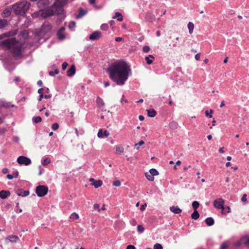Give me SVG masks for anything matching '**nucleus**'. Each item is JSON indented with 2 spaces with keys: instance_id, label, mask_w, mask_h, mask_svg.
I'll return each instance as SVG.
<instances>
[{
  "instance_id": "1",
  "label": "nucleus",
  "mask_w": 249,
  "mask_h": 249,
  "mask_svg": "<svg viewBox=\"0 0 249 249\" xmlns=\"http://www.w3.org/2000/svg\"><path fill=\"white\" fill-rule=\"evenodd\" d=\"M17 34V30H13L0 35V40L6 37H10L0 42V47L9 51L15 57H19L22 56V49L23 46V44L18 39H17L15 37H13Z\"/></svg>"
},
{
  "instance_id": "2",
  "label": "nucleus",
  "mask_w": 249,
  "mask_h": 249,
  "mask_svg": "<svg viewBox=\"0 0 249 249\" xmlns=\"http://www.w3.org/2000/svg\"><path fill=\"white\" fill-rule=\"evenodd\" d=\"M109 78L118 85H123L128 79L129 67L124 61L115 62L107 69Z\"/></svg>"
},
{
  "instance_id": "3",
  "label": "nucleus",
  "mask_w": 249,
  "mask_h": 249,
  "mask_svg": "<svg viewBox=\"0 0 249 249\" xmlns=\"http://www.w3.org/2000/svg\"><path fill=\"white\" fill-rule=\"evenodd\" d=\"M67 0H56L52 6L41 10V17L46 18L54 14H62L63 12V7L67 3Z\"/></svg>"
},
{
  "instance_id": "4",
  "label": "nucleus",
  "mask_w": 249,
  "mask_h": 249,
  "mask_svg": "<svg viewBox=\"0 0 249 249\" xmlns=\"http://www.w3.org/2000/svg\"><path fill=\"white\" fill-rule=\"evenodd\" d=\"M31 3L26 0L18 2L12 6V8L16 15H24L29 9Z\"/></svg>"
},
{
  "instance_id": "5",
  "label": "nucleus",
  "mask_w": 249,
  "mask_h": 249,
  "mask_svg": "<svg viewBox=\"0 0 249 249\" xmlns=\"http://www.w3.org/2000/svg\"><path fill=\"white\" fill-rule=\"evenodd\" d=\"M48 192V188L44 185H39L36 187V193L39 197L45 196Z\"/></svg>"
},
{
  "instance_id": "6",
  "label": "nucleus",
  "mask_w": 249,
  "mask_h": 249,
  "mask_svg": "<svg viewBox=\"0 0 249 249\" xmlns=\"http://www.w3.org/2000/svg\"><path fill=\"white\" fill-rule=\"evenodd\" d=\"M17 162L21 165H28L31 163V160L26 157L21 156L18 158Z\"/></svg>"
},
{
  "instance_id": "7",
  "label": "nucleus",
  "mask_w": 249,
  "mask_h": 249,
  "mask_svg": "<svg viewBox=\"0 0 249 249\" xmlns=\"http://www.w3.org/2000/svg\"><path fill=\"white\" fill-rule=\"evenodd\" d=\"M224 202V200L222 198H219L218 200L215 199L213 201V206L218 209L223 210Z\"/></svg>"
},
{
  "instance_id": "8",
  "label": "nucleus",
  "mask_w": 249,
  "mask_h": 249,
  "mask_svg": "<svg viewBox=\"0 0 249 249\" xmlns=\"http://www.w3.org/2000/svg\"><path fill=\"white\" fill-rule=\"evenodd\" d=\"M49 4V0H40L37 3V6L41 10L45 8Z\"/></svg>"
},
{
  "instance_id": "9",
  "label": "nucleus",
  "mask_w": 249,
  "mask_h": 249,
  "mask_svg": "<svg viewBox=\"0 0 249 249\" xmlns=\"http://www.w3.org/2000/svg\"><path fill=\"white\" fill-rule=\"evenodd\" d=\"M102 36V33L99 31H95L89 36V39L92 40L99 39Z\"/></svg>"
},
{
  "instance_id": "10",
  "label": "nucleus",
  "mask_w": 249,
  "mask_h": 249,
  "mask_svg": "<svg viewBox=\"0 0 249 249\" xmlns=\"http://www.w3.org/2000/svg\"><path fill=\"white\" fill-rule=\"evenodd\" d=\"M52 28L51 24L48 22L44 23L41 26V32L44 33L49 32Z\"/></svg>"
},
{
  "instance_id": "11",
  "label": "nucleus",
  "mask_w": 249,
  "mask_h": 249,
  "mask_svg": "<svg viewBox=\"0 0 249 249\" xmlns=\"http://www.w3.org/2000/svg\"><path fill=\"white\" fill-rule=\"evenodd\" d=\"M5 240L6 242L9 241L12 243H16L19 241V237L17 235H9L6 238Z\"/></svg>"
},
{
  "instance_id": "12",
  "label": "nucleus",
  "mask_w": 249,
  "mask_h": 249,
  "mask_svg": "<svg viewBox=\"0 0 249 249\" xmlns=\"http://www.w3.org/2000/svg\"><path fill=\"white\" fill-rule=\"evenodd\" d=\"M11 195L10 192L8 190H1L0 191V198L5 199L10 196Z\"/></svg>"
},
{
  "instance_id": "13",
  "label": "nucleus",
  "mask_w": 249,
  "mask_h": 249,
  "mask_svg": "<svg viewBox=\"0 0 249 249\" xmlns=\"http://www.w3.org/2000/svg\"><path fill=\"white\" fill-rule=\"evenodd\" d=\"M12 8L10 7H6L4 9L2 12V17L3 18H7L11 14L12 11Z\"/></svg>"
},
{
  "instance_id": "14",
  "label": "nucleus",
  "mask_w": 249,
  "mask_h": 249,
  "mask_svg": "<svg viewBox=\"0 0 249 249\" xmlns=\"http://www.w3.org/2000/svg\"><path fill=\"white\" fill-rule=\"evenodd\" d=\"M75 67L74 65H72L67 71V75L69 77L73 76L75 73Z\"/></svg>"
},
{
  "instance_id": "15",
  "label": "nucleus",
  "mask_w": 249,
  "mask_h": 249,
  "mask_svg": "<svg viewBox=\"0 0 249 249\" xmlns=\"http://www.w3.org/2000/svg\"><path fill=\"white\" fill-rule=\"evenodd\" d=\"M65 28L64 27L61 28L57 33V36L59 39L62 40L65 38V36L64 33Z\"/></svg>"
},
{
  "instance_id": "16",
  "label": "nucleus",
  "mask_w": 249,
  "mask_h": 249,
  "mask_svg": "<svg viewBox=\"0 0 249 249\" xmlns=\"http://www.w3.org/2000/svg\"><path fill=\"white\" fill-rule=\"evenodd\" d=\"M170 211L176 214L180 213L182 210L178 207L173 206L170 208Z\"/></svg>"
},
{
  "instance_id": "17",
  "label": "nucleus",
  "mask_w": 249,
  "mask_h": 249,
  "mask_svg": "<svg viewBox=\"0 0 249 249\" xmlns=\"http://www.w3.org/2000/svg\"><path fill=\"white\" fill-rule=\"evenodd\" d=\"M17 194L18 196H26L29 195V191H23L22 190H18Z\"/></svg>"
},
{
  "instance_id": "18",
  "label": "nucleus",
  "mask_w": 249,
  "mask_h": 249,
  "mask_svg": "<svg viewBox=\"0 0 249 249\" xmlns=\"http://www.w3.org/2000/svg\"><path fill=\"white\" fill-rule=\"evenodd\" d=\"M96 103L97 105V107L99 108L104 107L105 105V103H104L103 100L99 97L97 98Z\"/></svg>"
},
{
  "instance_id": "19",
  "label": "nucleus",
  "mask_w": 249,
  "mask_h": 249,
  "mask_svg": "<svg viewBox=\"0 0 249 249\" xmlns=\"http://www.w3.org/2000/svg\"><path fill=\"white\" fill-rule=\"evenodd\" d=\"M115 148L116 150V153L118 154H122L124 151V148L122 145H116Z\"/></svg>"
},
{
  "instance_id": "20",
  "label": "nucleus",
  "mask_w": 249,
  "mask_h": 249,
  "mask_svg": "<svg viewBox=\"0 0 249 249\" xmlns=\"http://www.w3.org/2000/svg\"><path fill=\"white\" fill-rule=\"evenodd\" d=\"M147 114L149 117H154L156 116L157 112L155 109H150L149 110H147Z\"/></svg>"
},
{
  "instance_id": "21",
  "label": "nucleus",
  "mask_w": 249,
  "mask_h": 249,
  "mask_svg": "<svg viewBox=\"0 0 249 249\" xmlns=\"http://www.w3.org/2000/svg\"><path fill=\"white\" fill-rule=\"evenodd\" d=\"M205 222L208 226H211L213 225L214 220L212 217H208L205 219Z\"/></svg>"
},
{
  "instance_id": "22",
  "label": "nucleus",
  "mask_w": 249,
  "mask_h": 249,
  "mask_svg": "<svg viewBox=\"0 0 249 249\" xmlns=\"http://www.w3.org/2000/svg\"><path fill=\"white\" fill-rule=\"evenodd\" d=\"M103 184V182L101 180H98L95 181L92 185L94 186L95 188H98V187L101 186Z\"/></svg>"
},
{
  "instance_id": "23",
  "label": "nucleus",
  "mask_w": 249,
  "mask_h": 249,
  "mask_svg": "<svg viewBox=\"0 0 249 249\" xmlns=\"http://www.w3.org/2000/svg\"><path fill=\"white\" fill-rule=\"evenodd\" d=\"M118 18L117 20L119 21H122L123 20V17L122 14L119 12H116L114 16L113 17V18Z\"/></svg>"
},
{
  "instance_id": "24",
  "label": "nucleus",
  "mask_w": 249,
  "mask_h": 249,
  "mask_svg": "<svg viewBox=\"0 0 249 249\" xmlns=\"http://www.w3.org/2000/svg\"><path fill=\"white\" fill-rule=\"evenodd\" d=\"M199 217V214L197 210H194L193 213L191 214V217L195 220L197 219Z\"/></svg>"
},
{
  "instance_id": "25",
  "label": "nucleus",
  "mask_w": 249,
  "mask_h": 249,
  "mask_svg": "<svg viewBox=\"0 0 249 249\" xmlns=\"http://www.w3.org/2000/svg\"><path fill=\"white\" fill-rule=\"evenodd\" d=\"M188 30H189V32L190 34H192L193 32V30H194V24L191 22H189L188 24Z\"/></svg>"
},
{
  "instance_id": "26",
  "label": "nucleus",
  "mask_w": 249,
  "mask_h": 249,
  "mask_svg": "<svg viewBox=\"0 0 249 249\" xmlns=\"http://www.w3.org/2000/svg\"><path fill=\"white\" fill-rule=\"evenodd\" d=\"M8 24L7 21L5 19H2L0 18V28H3L7 26Z\"/></svg>"
},
{
  "instance_id": "27",
  "label": "nucleus",
  "mask_w": 249,
  "mask_h": 249,
  "mask_svg": "<svg viewBox=\"0 0 249 249\" xmlns=\"http://www.w3.org/2000/svg\"><path fill=\"white\" fill-rule=\"evenodd\" d=\"M29 33L27 31L24 30L20 33V36H21L24 39L28 38Z\"/></svg>"
},
{
  "instance_id": "28",
  "label": "nucleus",
  "mask_w": 249,
  "mask_h": 249,
  "mask_svg": "<svg viewBox=\"0 0 249 249\" xmlns=\"http://www.w3.org/2000/svg\"><path fill=\"white\" fill-rule=\"evenodd\" d=\"M145 176L146 178L149 180V181H153L154 180V176H153L150 173H145Z\"/></svg>"
},
{
  "instance_id": "29",
  "label": "nucleus",
  "mask_w": 249,
  "mask_h": 249,
  "mask_svg": "<svg viewBox=\"0 0 249 249\" xmlns=\"http://www.w3.org/2000/svg\"><path fill=\"white\" fill-rule=\"evenodd\" d=\"M51 162V160L49 158H46L45 159L43 160L42 162V164L43 166H46L48 164H49Z\"/></svg>"
},
{
  "instance_id": "30",
  "label": "nucleus",
  "mask_w": 249,
  "mask_h": 249,
  "mask_svg": "<svg viewBox=\"0 0 249 249\" xmlns=\"http://www.w3.org/2000/svg\"><path fill=\"white\" fill-rule=\"evenodd\" d=\"M33 121L35 123H38L41 122L42 118L40 116L33 117Z\"/></svg>"
},
{
  "instance_id": "31",
  "label": "nucleus",
  "mask_w": 249,
  "mask_h": 249,
  "mask_svg": "<svg viewBox=\"0 0 249 249\" xmlns=\"http://www.w3.org/2000/svg\"><path fill=\"white\" fill-rule=\"evenodd\" d=\"M149 173H150L153 176L159 175V172L158 171L154 168H152L149 170Z\"/></svg>"
},
{
  "instance_id": "32",
  "label": "nucleus",
  "mask_w": 249,
  "mask_h": 249,
  "mask_svg": "<svg viewBox=\"0 0 249 249\" xmlns=\"http://www.w3.org/2000/svg\"><path fill=\"white\" fill-rule=\"evenodd\" d=\"M199 203L196 201H193L192 203V207L194 210H196L199 207Z\"/></svg>"
},
{
  "instance_id": "33",
  "label": "nucleus",
  "mask_w": 249,
  "mask_h": 249,
  "mask_svg": "<svg viewBox=\"0 0 249 249\" xmlns=\"http://www.w3.org/2000/svg\"><path fill=\"white\" fill-rule=\"evenodd\" d=\"M144 143L143 141L141 140L138 143H137L135 144V147L138 150L140 148V146L143 145Z\"/></svg>"
},
{
  "instance_id": "34",
  "label": "nucleus",
  "mask_w": 249,
  "mask_h": 249,
  "mask_svg": "<svg viewBox=\"0 0 249 249\" xmlns=\"http://www.w3.org/2000/svg\"><path fill=\"white\" fill-rule=\"evenodd\" d=\"M213 110L212 109H210V113H209L208 110H206L205 111V116L207 117L212 118V113H213Z\"/></svg>"
},
{
  "instance_id": "35",
  "label": "nucleus",
  "mask_w": 249,
  "mask_h": 249,
  "mask_svg": "<svg viewBox=\"0 0 249 249\" xmlns=\"http://www.w3.org/2000/svg\"><path fill=\"white\" fill-rule=\"evenodd\" d=\"M86 13V11H85L84 10L81 9L80 10V12L79 13V14L77 15V17L78 18H81V17H82L84 15H85Z\"/></svg>"
},
{
  "instance_id": "36",
  "label": "nucleus",
  "mask_w": 249,
  "mask_h": 249,
  "mask_svg": "<svg viewBox=\"0 0 249 249\" xmlns=\"http://www.w3.org/2000/svg\"><path fill=\"white\" fill-rule=\"evenodd\" d=\"M79 217V215L75 213H72L70 216L71 218H73L74 219H78Z\"/></svg>"
},
{
  "instance_id": "37",
  "label": "nucleus",
  "mask_w": 249,
  "mask_h": 249,
  "mask_svg": "<svg viewBox=\"0 0 249 249\" xmlns=\"http://www.w3.org/2000/svg\"><path fill=\"white\" fill-rule=\"evenodd\" d=\"M101 29L104 31H107L108 29V26L107 24H103L101 26Z\"/></svg>"
},
{
  "instance_id": "38",
  "label": "nucleus",
  "mask_w": 249,
  "mask_h": 249,
  "mask_svg": "<svg viewBox=\"0 0 249 249\" xmlns=\"http://www.w3.org/2000/svg\"><path fill=\"white\" fill-rule=\"evenodd\" d=\"M59 73V70L58 69L55 70L54 71H50L49 74L52 76H54L55 74H57Z\"/></svg>"
},
{
  "instance_id": "39",
  "label": "nucleus",
  "mask_w": 249,
  "mask_h": 249,
  "mask_svg": "<svg viewBox=\"0 0 249 249\" xmlns=\"http://www.w3.org/2000/svg\"><path fill=\"white\" fill-rule=\"evenodd\" d=\"M154 249H163V248L160 244L156 243L154 246Z\"/></svg>"
},
{
  "instance_id": "40",
  "label": "nucleus",
  "mask_w": 249,
  "mask_h": 249,
  "mask_svg": "<svg viewBox=\"0 0 249 249\" xmlns=\"http://www.w3.org/2000/svg\"><path fill=\"white\" fill-rule=\"evenodd\" d=\"M59 128V124L57 123H54L52 126V128L53 130H56Z\"/></svg>"
},
{
  "instance_id": "41",
  "label": "nucleus",
  "mask_w": 249,
  "mask_h": 249,
  "mask_svg": "<svg viewBox=\"0 0 249 249\" xmlns=\"http://www.w3.org/2000/svg\"><path fill=\"white\" fill-rule=\"evenodd\" d=\"M93 208L95 210H97L98 212H100L101 209H100V205L98 204H94L93 205Z\"/></svg>"
},
{
  "instance_id": "42",
  "label": "nucleus",
  "mask_w": 249,
  "mask_h": 249,
  "mask_svg": "<svg viewBox=\"0 0 249 249\" xmlns=\"http://www.w3.org/2000/svg\"><path fill=\"white\" fill-rule=\"evenodd\" d=\"M144 228L141 225H138L137 227V230L140 232H142L144 231Z\"/></svg>"
},
{
  "instance_id": "43",
  "label": "nucleus",
  "mask_w": 249,
  "mask_h": 249,
  "mask_svg": "<svg viewBox=\"0 0 249 249\" xmlns=\"http://www.w3.org/2000/svg\"><path fill=\"white\" fill-rule=\"evenodd\" d=\"M142 51L144 53H148L150 51V48L148 46H144L142 48Z\"/></svg>"
},
{
  "instance_id": "44",
  "label": "nucleus",
  "mask_w": 249,
  "mask_h": 249,
  "mask_svg": "<svg viewBox=\"0 0 249 249\" xmlns=\"http://www.w3.org/2000/svg\"><path fill=\"white\" fill-rule=\"evenodd\" d=\"M145 59L146 61V63L148 65H150L153 63V60L152 59H150L149 57L146 56Z\"/></svg>"
},
{
  "instance_id": "45",
  "label": "nucleus",
  "mask_w": 249,
  "mask_h": 249,
  "mask_svg": "<svg viewBox=\"0 0 249 249\" xmlns=\"http://www.w3.org/2000/svg\"><path fill=\"white\" fill-rule=\"evenodd\" d=\"M113 185L114 186H116V187H118L119 186H120L121 185V182L120 180H116L115 181H114L113 182Z\"/></svg>"
},
{
  "instance_id": "46",
  "label": "nucleus",
  "mask_w": 249,
  "mask_h": 249,
  "mask_svg": "<svg viewBox=\"0 0 249 249\" xmlns=\"http://www.w3.org/2000/svg\"><path fill=\"white\" fill-rule=\"evenodd\" d=\"M228 247V245L226 243H223L220 247V249H227Z\"/></svg>"
},
{
  "instance_id": "47",
  "label": "nucleus",
  "mask_w": 249,
  "mask_h": 249,
  "mask_svg": "<svg viewBox=\"0 0 249 249\" xmlns=\"http://www.w3.org/2000/svg\"><path fill=\"white\" fill-rule=\"evenodd\" d=\"M241 200L244 202H248L247 199V194H245L243 195L241 198Z\"/></svg>"
},
{
  "instance_id": "48",
  "label": "nucleus",
  "mask_w": 249,
  "mask_h": 249,
  "mask_svg": "<svg viewBox=\"0 0 249 249\" xmlns=\"http://www.w3.org/2000/svg\"><path fill=\"white\" fill-rule=\"evenodd\" d=\"M75 25V23L74 21H71L70 23V24L69 25V28L70 29H72L73 28V27H74Z\"/></svg>"
},
{
  "instance_id": "49",
  "label": "nucleus",
  "mask_w": 249,
  "mask_h": 249,
  "mask_svg": "<svg viewBox=\"0 0 249 249\" xmlns=\"http://www.w3.org/2000/svg\"><path fill=\"white\" fill-rule=\"evenodd\" d=\"M97 136L99 138H103V134L102 129H100L97 133Z\"/></svg>"
},
{
  "instance_id": "50",
  "label": "nucleus",
  "mask_w": 249,
  "mask_h": 249,
  "mask_svg": "<svg viewBox=\"0 0 249 249\" xmlns=\"http://www.w3.org/2000/svg\"><path fill=\"white\" fill-rule=\"evenodd\" d=\"M68 65V64L67 62H64L62 64V70H65L67 68Z\"/></svg>"
},
{
  "instance_id": "51",
  "label": "nucleus",
  "mask_w": 249,
  "mask_h": 249,
  "mask_svg": "<svg viewBox=\"0 0 249 249\" xmlns=\"http://www.w3.org/2000/svg\"><path fill=\"white\" fill-rule=\"evenodd\" d=\"M6 178L9 180H11L14 178V177L12 175L8 174L6 176Z\"/></svg>"
},
{
  "instance_id": "52",
  "label": "nucleus",
  "mask_w": 249,
  "mask_h": 249,
  "mask_svg": "<svg viewBox=\"0 0 249 249\" xmlns=\"http://www.w3.org/2000/svg\"><path fill=\"white\" fill-rule=\"evenodd\" d=\"M126 249H136V248L133 245H130L127 246Z\"/></svg>"
},
{
  "instance_id": "53",
  "label": "nucleus",
  "mask_w": 249,
  "mask_h": 249,
  "mask_svg": "<svg viewBox=\"0 0 249 249\" xmlns=\"http://www.w3.org/2000/svg\"><path fill=\"white\" fill-rule=\"evenodd\" d=\"M2 172L3 174H6L8 172V169L7 168H3L2 169Z\"/></svg>"
},
{
  "instance_id": "54",
  "label": "nucleus",
  "mask_w": 249,
  "mask_h": 249,
  "mask_svg": "<svg viewBox=\"0 0 249 249\" xmlns=\"http://www.w3.org/2000/svg\"><path fill=\"white\" fill-rule=\"evenodd\" d=\"M20 79L18 77H16L14 79V81L16 83L18 82L19 81H20Z\"/></svg>"
},
{
  "instance_id": "55",
  "label": "nucleus",
  "mask_w": 249,
  "mask_h": 249,
  "mask_svg": "<svg viewBox=\"0 0 249 249\" xmlns=\"http://www.w3.org/2000/svg\"><path fill=\"white\" fill-rule=\"evenodd\" d=\"M146 206V204H145L144 205H142L140 207V210L142 211H143L145 209V207Z\"/></svg>"
},
{
  "instance_id": "56",
  "label": "nucleus",
  "mask_w": 249,
  "mask_h": 249,
  "mask_svg": "<svg viewBox=\"0 0 249 249\" xmlns=\"http://www.w3.org/2000/svg\"><path fill=\"white\" fill-rule=\"evenodd\" d=\"M115 41H117V42H120L123 39H122V37H116L115 39Z\"/></svg>"
},
{
  "instance_id": "57",
  "label": "nucleus",
  "mask_w": 249,
  "mask_h": 249,
  "mask_svg": "<svg viewBox=\"0 0 249 249\" xmlns=\"http://www.w3.org/2000/svg\"><path fill=\"white\" fill-rule=\"evenodd\" d=\"M195 59L196 60H199V58H200V54L199 53H197L195 55Z\"/></svg>"
},
{
  "instance_id": "58",
  "label": "nucleus",
  "mask_w": 249,
  "mask_h": 249,
  "mask_svg": "<svg viewBox=\"0 0 249 249\" xmlns=\"http://www.w3.org/2000/svg\"><path fill=\"white\" fill-rule=\"evenodd\" d=\"M104 134L105 136L108 137L109 135V133L107 131L105 130L104 132Z\"/></svg>"
},
{
  "instance_id": "59",
  "label": "nucleus",
  "mask_w": 249,
  "mask_h": 249,
  "mask_svg": "<svg viewBox=\"0 0 249 249\" xmlns=\"http://www.w3.org/2000/svg\"><path fill=\"white\" fill-rule=\"evenodd\" d=\"M37 85L39 86V87H41L43 85V83L42 82L41 80H39L38 81L37 83Z\"/></svg>"
},
{
  "instance_id": "60",
  "label": "nucleus",
  "mask_w": 249,
  "mask_h": 249,
  "mask_svg": "<svg viewBox=\"0 0 249 249\" xmlns=\"http://www.w3.org/2000/svg\"><path fill=\"white\" fill-rule=\"evenodd\" d=\"M223 147H220L218 150L219 152L220 153H224L225 152V151L223 150Z\"/></svg>"
},
{
  "instance_id": "61",
  "label": "nucleus",
  "mask_w": 249,
  "mask_h": 249,
  "mask_svg": "<svg viewBox=\"0 0 249 249\" xmlns=\"http://www.w3.org/2000/svg\"><path fill=\"white\" fill-rule=\"evenodd\" d=\"M43 97H44V95H43V93H41V94H40L39 96L38 101H41Z\"/></svg>"
},
{
  "instance_id": "62",
  "label": "nucleus",
  "mask_w": 249,
  "mask_h": 249,
  "mask_svg": "<svg viewBox=\"0 0 249 249\" xmlns=\"http://www.w3.org/2000/svg\"><path fill=\"white\" fill-rule=\"evenodd\" d=\"M139 119L140 121H142L144 119V117L142 115H140L139 116Z\"/></svg>"
},
{
  "instance_id": "63",
  "label": "nucleus",
  "mask_w": 249,
  "mask_h": 249,
  "mask_svg": "<svg viewBox=\"0 0 249 249\" xmlns=\"http://www.w3.org/2000/svg\"><path fill=\"white\" fill-rule=\"evenodd\" d=\"M43 90V88H40L39 89H38V93L41 94V93H42V91Z\"/></svg>"
},
{
  "instance_id": "64",
  "label": "nucleus",
  "mask_w": 249,
  "mask_h": 249,
  "mask_svg": "<svg viewBox=\"0 0 249 249\" xmlns=\"http://www.w3.org/2000/svg\"><path fill=\"white\" fill-rule=\"evenodd\" d=\"M104 84H105V87H107L109 86V83L108 81L105 82Z\"/></svg>"
}]
</instances>
